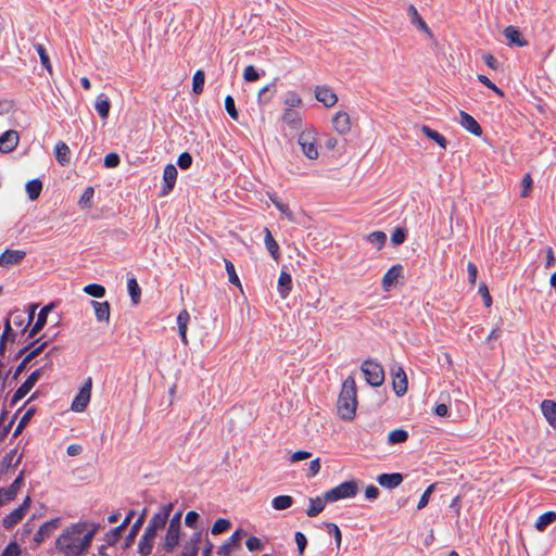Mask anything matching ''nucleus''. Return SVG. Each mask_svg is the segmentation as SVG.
I'll return each instance as SVG.
<instances>
[{
    "mask_svg": "<svg viewBox=\"0 0 556 556\" xmlns=\"http://www.w3.org/2000/svg\"><path fill=\"white\" fill-rule=\"evenodd\" d=\"M177 164L181 169H188L192 164V156L188 152L179 154Z\"/></svg>",
    "mask_w": 556,
    "mask_h": 556,
    "instance_id": "61",
    "label": "nucleus"
},
{
    "mask_svg": "<svg viewBox=\"0 0 556 556\" xmlns=\"http://www.w3.org/2000/svg\"><path fill=\"white\" fill-rule=\"evenodd\" d=\"M91 305L94 309V315L99 321H109L110 319V304L108 301L98 302L91 301Z\"/></svg>",
    "mask_w": 556,
    "mask_h": 556,
    "instance_id": "30",
    "label": "nucleus"
},
{
    "mask_svg": "<svg viewBox=\"0 0 556 556\" xmlns=\"http://www.w3.org/2000/svg\"><path fill=\"white\" fill-rule=\"evenodd\" d=\"M408 14L412 16V23L414 25H416L420 30L429 33L427 23L421 18L417 9L413 4L408 7Z\"/></svg>",
    "mask_w": 556,
    "mask_h": 556,
    "instance_id": "39",
    "label": "nucleus"
},
{
    "mask_svg": "<svg viewBox=\"0 0 556 556\" xmlns=\"http://www.w3.org/2000/svg\"><path fill=\"white\" fill-rule=\"evenodd\" d=\"M26 256L24 250H11L7 249L0 254V266L10 268L11 266L20 264Z\"/></svg>",
    "mask_w": 556,
    "mask_h": 556,
    "instance_id": "10",
    "label": "nucleus"
},
{
    "mask_svg": "<svg viewBox=\"0 0 556 556\" xmlns=\"http://www.w3.org/2000/svg\"><path fill=\"white\" fill-rule=\"evenodd\" d=\"M54 154L56 161L63 166L68 164L71 161V150L68 146L63 141H59L55 144Z\"/></svg>",
    "mask_w": 556,
    "mask_h": 556,
    "instance_id": "29",
    "label": "nucleus"
},
{
    "mask_svg": "<svg viewBox=\"0 0 556 556\" xmlns=\"http://www.w3.org/2000/svg\"><path fill=\"white\" fill-rule=\"evenodd\" d=\"M25 344L26 340L23 341L22 338L18 336L17 331L11 326V321L5 319L4 323V329L2 331V334L0 337V348H5L7 344Z\"/></svg>",
    "mask_w": 556,
    "mask_h": 556,
    "instance_id": "11",
    "label": "nucleus"
},
{
    "mask_svg": "<svg viewBox=\"0 0 556 556\" xmlns=\"http://www.w3.org/2000/svg\"><path fill=\"white\" fill-rule=\"evenodd\" d=\"M408 439V432L404 429H394L388 435V443L393 445L403 443Z\"/></svg>",
    "mask_w": 556,
    "mask_h": 556,
    "instance_id": "43",
    "label": "nucleus"
},
{
    "mask_svg": "<svg viewBox=\"0 0 556 556\" xmlns=\"http://www.w3.org/2000/svg\"><path fill=\"white\" fill-rule=\"evenodd\" d=\"M293 504V497L290 495H278L271 500V506L276 510H285L291 507Z\"/></svg>",
    "mask_w": 556,
    "mask_h": 556,
    "instance_id": "38",
    "label": "nucleus"
},
{
    "mask_svg": "<svg viewBox=\"0 0 556 556\" xmlns=\"http://www.w3.org/2000/svg\"><path fill=\"white\" fill-rule=\"evenodd\" d=\"M264 232H265L264 241H265L266 249L268 250L271 257L275 261H277L280 256L279 245H278L277 241L274 239V237L271 236V232L268 228H265Z\"/></svg>",
    "mask_w": 556,
    "mask_h": 556,
    "instance_id": "35",
    "label": "nucleus"
},
{
    "mask_svg": "<svg viewBox=\"0 0 556 556\" xmlns=\"http://www.w3.org/2000/svg\"><path fill=\"white\" fill-rule=\"evenodd\" d=\"M276 92L275 84H268L262 89H260L257 93L258 102L268 103L273 99L274 93Z\"/></svg>",
    "mask_w": 556,
    "mask_h": 556,
    "instance_id": "46",
    "label": "nucleus"
},
{
    "mask_svg": "<svg viewBox=\"0 0 556 556\" xmlns=\"http://www.w3.org/2000/svg\"><path fill=\"white\" fill-rule=\"evenodd\" d=\"M358 492V484L355 480L344 481L341 484L325 492V500L337 502L340 500L352 498Z\"/></svg>",
    "mask_w": 556,
    "mask_h": 556,
    "instance_id": "3",
    "label": "nucleus"
},
{
    "mask_svg": "<svg viewBox=\"0 0 556 556\" xmlns=\"http://www.w3.org/2000/svg\"><path fill=\"white\" fill-rule=\"evenodd\" d=\"M200 540V533H195L194 536L185 544L180 556H198V542Z\"/></svg>",
    "mask_w": 556,
    "mask_h": 556,
    "instance_id": "41",
    "label": "nucleus"
},
{
    "mask_svg": "<svg viewBox=\"0 0 556 556\" xmlns=\"http://www.w3.org/2000/svg\"><path fill=\"white\" fill-rule=\"evenodd\" d=\"M460 117V125L470 134L479 137L482 135V128L479 125V123L467 112L460 111L459 112Z\"/></svg>",
    "mask_w": 556,
    "mask_h": 556,
    "instance_id": "21",
    "label": "nucleus"
},
{
    "mask_svg": "<svg viewBox=\"0 0 556 556\" xmlns=\"http://www.w3.org/2000/svg\"><path fill=\"white\" fill-rule=\"evenodd\" d=\"M292 289L291 275L282 270L278 278V292L282 299H286Z\"/></svg>",
    "mask_w": 556,
    "mask_h": 556,
    "instance_id": "27",
    "label": "nucleus"
},
{
    "mask_svg": "<svg viewBox=\"0 0 556 556\" xmlns=\"http://www.w3.org/2000/svg\"><path fill=\"white\" fill-rule=\"evenodd\" d=\"M403 274V266L401 264H395L390 267L382 278V288L384 291H389L392 287H394L397 282V279Z\"/></svg>",
    "mask_w": 556,
    "mask_h": 556,
    "instance_id": "17",
    "label": "nucleus"
},
{
    "mask_svg": "<svg viewBox=\"0 0 556 556\" xmlns=\"http://www.w3.org/2000/svg\"><path fill=\"white\" fill-rule=\"evenodd\" d=\"M94 108L102 119H106L110 113L111 102L104 93H100L94 103Z\"/></svg>",
    "mask_w": 556,
    "mask_h": 556,
    "instance_id": "32",
    "label": "nucleus"
},
{
    "mask_svg": "<svg viewBox=\"0 0 556 556\" xmlns=\"http://www.w3.org/2000/svg\"><path fill=\"white\" fill-rule=\"evenodd\" d=\"M91 396V378H88L79 393L72 402L71 408L74 412H83L87 407Z\"/></svg>",
    "mask_w": 556,
    "mask_h": 556,
    "instance_id": "9",
    "label": "nucleus"
},
{
    "mask_svg": "<svg viewBox=\"0 0 556 556\" xmlns=\"http://www.w3.org/2000/svg\"><path fill=\"white\" fill-rule=\"evenodd\" d=\"M21 548L16 542H11L0 556H20Z\"/></svg>",
    "mask_w": 556,
    "mask_h": 556,
    "instance_id": "64",
    "label": "nucleus"
},
{
    "mask_svg": "<svg viewBox=\"0 0 556 556\" xmlns=\"http://www.w3.org/2000/svg\"><path fill=\"white\" fill-rule=\"evenodd\" d=\"M84 291L93 298H102L105 294V288L99 283H89Z\"/></svg>",
    "mask_w": 556,
    "mask_h": 556,
    "instance_id": "52",
    "label": "nucleus"
},
{
    "mask_svg": "<svg viewBox=\"0 0 556 556\" xmlns=\"http://www.w3.org/2000/svg\"><path fill=\"white\" fill-rule=\"evenodd\" d=\"M41 190H42V182H41V180H39L37 178L31 179L26 184V191H27L28 198L33 201L37 200L39 198Z\"/></svg>",
    "mask_w": 556,
    "mask_h": 556,
    "instance_id": "37",
    "label": "nucleus"
},
{
    "mask_svg": "<svg viewBox=\"0 0 556 556\" xmlns=\"http://www.w3.org/2000/svg\"><path fill=\"white\" fill-rule=\"evenodd\" d=\"M326 529H327L328 533H330L334 536L337 546L339 547L341 544V540H342V534H341L339 527L333 522H328V523H326Z\"/></svg>",
    "mask_w": 556,
    "mask_h": 556,
    "instance_id": "59",
    "label": "nucleus"
},
{
    "mask_svg": "<svg viewBox=\"0 0 556 556\" xmlns=\"http://www.w3.org/2000/svg\"><path fill=\"white\" fill-rule=\"evenodd\" d=\"M315 98L327 108H332L338 101L337 94L325 86L315 88Z\"/></svg>",
    "mask_w": 556,
    "mask_h": 556,
    "instance_id": "19",
    "label": "nucleus"
},
{
    "mask_svg": "<svg viewBox=\"0 0 556 556\" xmlns=\"http://www.w3.org/2000/svg\"><path fill=\"white\" fill-rule=\"evenodd\" d=\"M60 527V518H53L49 521H46L37 532L34 534V541L36 544L42 543L46 539H48L58 528Z\"/></svg>",
    "mask_w": 556,
    "mask_h": 556,
    "instance_id": "14",
    "label": "nucleus"
},
{
    "mask_svg": "<svg viewBox=\"0 0 556 556\" xmlns=\"http://www.w3.org/2000/svg\"><path fill=\"white\" fill-rule=\"evenodd\" d=\"M361 369L368 384L379 387L383 383L384 371L380 364L372 361H365Z\"/></svg>",
    "mask_w": 556,
    "mask_h": 556,
    "instance_id": "4",
    "label": "nucleus"
},
{
    "mask_svg": "<svg viewBox=\"0 0 556 556\" xmlns=\"http://www.w3.org/2000/svg\"><path fill=\"white\" fill-rule=\"evenodd\" d=\"M7 319L11 321V326L15 329V331H17L22 339L24 337L27 338L26 332L30 326V323L28 321V316H26L25 311L17 308L13 309Z\"/></svg>",
    "mask_w": 556,
    "mask_h": 556,
    "instance_id": "7",
    "label": "nucleus"
},
{
    "mask_svg": "<svg viewBox=\"0 0 556 556\" xmlns=\"http://www.w3.org/2000/svg\"><path fill=\"white\" fill-rule=\"evenodd\" d=\"M504 35L511 45L517 47H525L527 45V41L522 38L520 30L515 26L506 27Z\"/></svg>",
    "mask_w": 556,
    "mask_h": 556,
    "instance_id": "33",
    "label": "nucleus"
},
{
    "mask_svg": "<svg viewBox=\"0 0 556 556\" xmlns=\"http://www.w3.org/2000/svg\"><path fill=\"white\" fill-rule=\"evenodd\" d=\"M541 410L548 424L553 428H556V402L552 400H544L541 403Z\"/></svg>",
    "mask_w": 556,
    "mask_h": 556,
    "instance_id": "26",
    "label": "nucleus"
},
{
    "mask_svg": "<svg viewBox=\"0 0 556 556\" xmlns=\"http://www.w3.org/2000/svg\"><path fill=\"white\" fill-rule=\"evenodd\" d=\"M18 134L15 130H7L0 136V152L9 153L18 144Z\"/></svg>",
    "mask_w": 556,
    "mask_h": 556,
    "instance_id": "16",
    "label": "nucleus"
},
{
    "mask_svg": "<svg viewBox=\"0 0 556 556\" xmlns=\"http://www.w3.org/2000/svg\"><path fill=\"white\" fill-rule=\"evenodd\" d=\"M35 49L40 58L41 65L50 73L52 74V65L50 62V58L45 49V47L40 43H36Z\"/></svg>",
    "mask_w": 556,
    "mask_h": 556,
    "instance_id": "48",
    "label": "nucleus"
},
{
    "mask_svg": "<svg viewBox=\"0 0 556 556\" xmlns=\"http://www.w3.org/2000/svg\"><path fill=\"white\" fill-rule=\"evenodd\" d=\"M421 132L429 139L433 140L437 144H439L441 148L445 149L447 141L444 136H442L437 130L430 128L427 125H422L420 128Z\"/></svg>",
    "mask_w": 556,
    "mask_h": 556,
    "instance_id": "36",
    "label": "nucleus"
},
{
    "mask_svg": "<svg viewBox=\"0 0 556 556\" xmlns=\"http://www.w3.org/2000/svg\"><path fill=\"white\" fill-rule=\"evenodd\" d=\"M387 240V236L383 231H372L367 236V241L377 245V249H381Z\"/></svg>",
    "mask_w": 556,
    "mask_h": 556,
    "instance_id": "51",
    "label": "nucleus"
},
{
    "mask_svg": "<svg viewBox=\"0 0 556 556\" xmlns=\"http://www.w3.org/2000/svg\"><path fill=\"white\" fill-rule=\"evenodd\" d=\"M41 377V369L34 370L27 379L18 387L11 399V405H15L20 400L25 397L34 388L38 379Z\"/></svg>",
    "mask_w": 556,
    "mask_h": 556,
    "instance_id": "8",
    "label": "nucleus"
},
{
    "mask_svg": "<svg viewBox=\"0 0 556 556\" xmlns=\"http://www.w3.org/2000/svg\"><path fill=\"white\" fill-rule=\"evenodd\" d=\"M122 532L123 531H121L119 528L117 527L111 529L110 532L106 534V543L109 545L116 544L121 539Z\"/></svg>",
    "mask_w": 556,
    "mask_h": 556,
    "instance_id": "63",
    "label": "nucleus"
},
{
    "mask_svg": "<svg viewBox=\"0 0 556 556\" xmlns=\"http://www.w3.org/2000/svg\"><path fill=\"white\" fill-rule=\"evenodd\" d=\"M332 127L340 135H346L351 130V118L345 111H338L332 117Z\"/></svg>",
    "mask_w": 556,
    "mask_h": 556,
    "instance_id": "15",
    "label": "nucleus"
},
{
    "mask_svg": "<svg viewBox=\"0 0 556 556\" xmlns=\"http://www.w3.org/2000/svg\"><path fill=\"white\" fill-rule=\"evenodd\" d=\"M35 413H36V409L34 407H29L25 412V414L22 416L21 420L18 421V424L14 430L13 437H17L22 432V430L26 427V425L29 422V420L35 415Z\"/></svg>",
    "mask_w": 556,
    "mask_h": 556,
    "instance_id": "49",
    "label": "nucleus"
},
{
    "mask_svg": "<svg viewBox=\"0 0 556 556\" xmlns=\"http://www.w3.org/2000/svg\"><path fill=\"white\" fill-rule=\"evenodd\" d=\"M555 519H556L555 511H546V513L542 514L535 522L536 530L543 531L549 523L555 521Z\"/></svg>",
    "mask_w": 556,
    "mask_h": 556,
    "instance_id": "44",
    "label": "nucleus"
},
{
    "mask_svg": "<svg viewBox=\"0 0 556 556\" xmlns=\"http://www.w3.org/2000/svg\"><path fill=\"white\" fill-rule=\"evenodd\" d=\"M357 407V389L355 379L349 376L342 383L338 397L337 410L344 420H352L355 417Z\"/></svg>",
    "mask_w": 556,
    "mask_h": 556,
    "instance_id": "2",
    "label": "nucleus"
},
{
    "mask_svg": "<svg viewBox=\"0 0 556 556\" xmlns=\"http://www.w3.org/2000/svg\"><path fill=\"white\" fill-rule=\"evenodd\" d=\"M377 481L383 488L393 489L402 483L403 476L400 472L381 473L378 476Z\"/></svg>",
    "mask_w": 556,
    "mask_h": 556,
    "instance_id": "25",
    "label": "nucleus"
},
{
    "mask_svg": "<svg viewBox=\"0 0 556 556\" xmlns=\"http://www.w3.org/2000/svg\"><path fill=\"white\" fill-rule=\"evenodd\" d=\"M230 527H231V522L228 519L218 518L214 522L211 531L213 534H220V533L227 531Z\"/></svg>",
    "mask_w": 556,
    "mask_h": 556,
    "instance_id": "53",
    "label": "nucleus"
},
{
    "mask_svg": "<svg viewBox=\"0 0 556 556\" xmlns=\"http://www.w3.org/2000/svg\"><path fill=\"white\" fill-rule=\"evenodd\" d=\"M23 477L24 475L21 472L8 488H0V505L16 497L23 483Z\"/></svg>",
    "mask_w": 556,
    "mask_h": 556,
    "instance_id": "13",
    "label": "nucleus"
},
{
    "mask_svg": "<svg viewBox=\"0 0 556 556\" xmlns=\"http://www.w3.org/2000/svg\"><path fill=\"white\" fill-rule=\"evenodd\" d=\"M174 505L172 503L163 505L157 513H155L150 519L149 523L152 527L162 529L165 527L166 521L173 510Z\"/></svg>",
    "mask_w": 556,
    "mask_h": 556,
    "instance_id": "20",
    "label": "nucleus"
},
{
    "mask_svg": "<svg viewBox=\"0 0 556 556\" xmlns=\"http://www.w3.org/2000/svg\"><path fill=\"white\" fill-rule=\"evenodd\" d=\"M478 80L489 89L493 90L497 96L503 97L504 92L494 83H492L485 75H478Z\"/></svg>",
    "mask_w": 556,
    "mask_h": 556,
    "instance_id": "56",
    "label": "nucleus"
},
{
    "mask_svg": "<svg viewBox=\"0 0 556 556\" xmlns=\"http://www.w3.org/2000/svg\"><path fill=\"white\" fill-rule=\"evenodd\" d=\"M224 263H225V269L227 271V275H228V281L239 288H241V282H240V279L236 273V268H235V265L232 264V262H230L229 260L227 258H224Z\"/></svg>",
    "mask_w": 556,
    "mask_h": 556,
    "instance_id": "47",
    "label": "nucleus"
},
{
    "mask_svg": "<svg viewBox=\"0 0 556 556\" xmlns=\"http://www.w3.org/2000/svg\"><path fill=\"white\" fill-rule=\"evenodd\" d=\"M55 329H49L46 333H43L39 339L33 340L24 348H34L36 343H39L37 348H47L49 344H51L54 341V338L58 336V331H54Z\"/></svg>",
    "mask_w": 556,
    "mask_h": 556,
    "instance_id": "31",
    "label": "nucleus"
},
{
    "mask_svg": "<svg viewBox=\"0 0 556 556\" xmlns=\"http://www.w3.org/2000/svg\"><path fill=\"white\" fill-rule=\"evenodd\" d=\"M243 78L247 81H256L260 78V74L253 65H248L243 71Z\"/></svg>",
    "mask_w": 556,
    "mask_h": 556,
    "instance_id": "62",
    "label": "nucleus"
},
{
    "mask_svg": "<svg viewBox=\"0 0 556 556\" xmlns=\"http://www.w3.org/2000/svg\"><path fill=\"white\" fill-rule=\"evenodd\" d=\"M283 103L286 108L295 109L302 105V99L295 91H288L285 96Z\"/></svg>",
    "mask_w": 556,
    "mask_h": 556,
    "instance_id": "50",
    "label": "nucleus"
},
{
    "mask_svg": "<svg viewBox=\"0 0 556 556\" xmlns=\"http://www.w3.org/2000/svg\"><path fill=\"white\" fill-rule=\"evenodd\" d=\"M205 81V73L202 70H198L192 78V90L194 93L200 94L203 92Z\"/></svg>",
    "mask_w": 556,
    "mask_h": 556,
    "instance_id": "45",
    "label": "nucleus"
},
{
    "mask_svg": "<svg viewBox=\"0 0 556 556\" xmlns=\"http://www.w3.org/2000/svg\"><path fill=\"white\" fill-rule=\"evenodd\" d=\"M326 502L327 501L325 500V494L323 497L317 496L315 498H309V505L306 509V515L308 517H316L324 510Z\"/></svg>",
    "mask_w": 556,
    "mask_h": 556,
    "instance_id": "34",
    "label": "nucleus"
},
{
    "mask_svg": "<svg viewBox=\"0 0 556 556\" xmlns=\"http://www.w3.org/2000/svg\"><path fill=\"white\" fill-rule=\"evenodd\" d=\"M52 306V304H48L40 309V312L37 315L35 324L31 326L27 334V338L35 337L43 328V326L47 323L48 313L51 311Z\"/></svg>",
    "mask_w": 556,
    "mask_h": 556,
    "instance_id": "24",
    "label": "nucleus"
},
{
    "mask_svg": "<svg viewBox=\"0 0 556 556\" xmlns=\"http://www.w3.org/2000/svg\"><path fill=\"white\" fill-rule=\"evenodd\" d=\"M177 169L173 164H167L163 170V185L160 195H167L175 187L177 179Z\"/></svg>",
    "mask_w": 556,
    "mask_h": 556,
    "instance_id": "12",
    "label": "nucleus"
},
{
    "mask_svg": "<svg viewBox=\"0 0 556 556\" xmlns=\"http://www.w3.org/2000/svg\"><path fill=\"white\" fill-rule=\"evenodd\" d=\"M244 534L242 529L236 530L225 542L218 547L217 554L219 556H231V547H239V541Z\"/></svg>",
    "mask_w": 556,
    "mask_h": 556,
    "instance_id": "18",
    "label": "nucleus"
},
{
    "mask_svg": "<svg viewBox=\"0 0 556 556\" xmlns=\"http://www.w3.org/2000/svg\"><path fill=\"white\" fill-rule=\"evenodd\" d=\"M406 239V230L399 227L396 228L392 235H391V242L394 244V245H400L402 244Z\"/></svg>",
    "mask_w": 556,
    "mask_h": 556,
    "instance_id": "57",
    "label": "nucleus"
},
{
    "mask_svg": "<svg viewBox=\"0 0 556 556\" xmlns=\"http://www.w3.org/2000/svg\"><path fill=\"white\" fill-rule=\"evenodd\" d=\"M153 548V541H150L143 536L140 538L138 543V553L142 556H149Z\"/></svg>",
    "mask_w": 556,
    "mask_h": 556,
    "instance_id": "54",
    "label": "nucleus"
},
{
    "mask_svg": "<svg viewBox=\"0 0 556 556\" xmlns=\"http://www.w3.org/2000/svg\"><path fill=\"white\" fill-rule=\"evenodd\" d=\"M180 529L167 528L163 547L166 552H172L179 542Z\"/></svg>",
    "mask_w": 556,
    "mask_h": 556,
    "instance_id": "28",
    "label": "nucleus"
},
{
    "mask_svg": "<svg viewBox=\"0 0 556 556\" xmlns=\"http://www.w3.org/2000/svg\"><path fill=\"white\" fill-rule=\"evenodd\" d=\"M121 162L119 155L115 152L108 153L104 156V166L109 168H114L118 166Z\"/></svg>",
    "mask_w": 556,
    "mask_h": 556,
    "instance_id": "60",
    "label": "nucleus"
},
{
    "mask_svg": "<svg viewBox=\"0 0 556 556\" xmlns=\"http://www.w3.org/2000/svg\"><path fill=\"white\" fill-rule=\"evenodd\" d=\"M225 109L232 119L238 121L239 113L236 109L235 100L231 96H227L225 98Z\"/></svg>",
    "mask_w": 556,
    "mask_h": 556,
    "instance_id": "55",
    "label": "nucleus"
},
{
    "mask_svg": "<svg viewBox=\"0 0 556 556\" xmlns=\"http://www.w3.org/2000/svg\"><path fill=\"white\" fill-rule=\"evenodd\" d=\"M94 532H85L83 525H72L59 535L55 548L64 556H81L91 545Z\"/></svg>",
    "mask_w": 556,
    "mask_h": 556,
    "instance_id": "1",
    "label": "nucleus"
},
{
    "mask_svg": "<svg viewBox=\"0 0 556 556\" xmlns=\"http://www.w3.org/2000/svg\"><path fill=\"white\" fill-rule=\"evenodd\" d=\"M479 294L481 295L483 302H484V305L486 307H490L492 305V298H491V294L489 292V289H488V286L485 282H481L479 285V290H478Z\"/></svg>",
    "mask_w": 556,
    "mask_h": 556,
    "instance_id": "58",
    "label": "nucleus"
},
{
    "mask_svg": "<svg viewBox=\"0 0 556 556\" xmlns=\"http://www.w3.org/2000/svg\"><path fill=\"white\" fill-rule=\"evenodd\" d=\"M301 146L303 154L309 160H316L318 157V149L316 142L315 131L312 129H305L299 135L298 139Z\"/></svg>",
    "mask_w": 556,
    "mask_h": 556,
    "instance_id": "5",
    "label": "nucleus"
},
{
    "mask_svg": "<svg viewBox=\"0 0 556 556\" xmlns=\"http://www.w3.org/2000/svg\"><path fill=\"white\" fill-rule=\"evenodd\" d=\"M30 503H31L30 497L26 496L25 500L23 501V503L17 508L13 509L10 514H8L2 519V526L5 529H11L16 523H18L24 518L27 510L29 509Z\"/></svg>",
    "mask_w": 556,
    "mask_h": 556,
    "instance_id": "6",
    "label": "nucleus"
},
{
    "mask_svg": "<svg viewBox=\"0 0 556 556\" xmlns=\"http://www.w3.org/2000/svg\"><path fill=\"white\" fill-rule=\"evenodd\" d=\"M393 390L397 396H402L407 391V378L405 371L397 367V369L393 372Z\"/></svg>",
    "mask_w": 556,
    "mask_h": 556,
    "instance_id": "22",
    "label": "nucleus"
},
{
    "mask_svg": "<svg viewBox=\"0 0 556 556\" xmlns=\"http://www.w3.org/2000/svg\"><path fill=\"white\" fill-rule=\"evenodd\" d=\"M127 289L129 292V295L131 298V301L137 304L141 296V289L137 282V279L135 277H131L127 280Z\"/></svg>",
    "mask_w": 556,
    "mask_h": 556,
    "instance_id": "42",
    "label": "nucleus"
},
{
    "mask_svg": "<svg viewBox=\"0 0 556 556\" xmlns=\"http://www.w3.org/2000/svg\"><path fill=\"white\" fill-rule=\"evenodd\" d=\"M282 121L292 129H300L302 126V115L294 109L286 108L282 113Z\"/></svg>",
    "mask_w": 556,
    "mask_h": 556,
    "instance_id": "23",
    "label": "nucleus"
},
{
    "mask_svg": "<svg viewBox=\"0 0 556 556\" xmlns=\"http://www.w3.org/2000/svg\"><path fill=\"white\" fill-rule=\"evenodd\" d=\"M189 319H190V316L186 309H182L177 317L179 334L182 339L184 344L188 343L186 340V331H187V324H188Z\"/></svg>",
    "mask_w": 556,
    "mask_h": 556,
    "instance_id": "40",
    "label": "nucleus"
}]
</instances>
